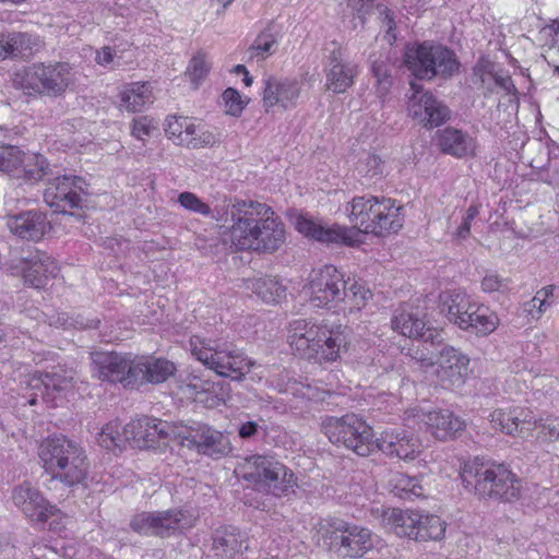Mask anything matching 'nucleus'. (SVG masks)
<instances>
[{"label": "nucleus", "mask_w": 559, "mask_h": 559, "mask_svg": "<svg viewBox=\"0 0 559 559\" xmlns=\"http://www.w3.org/2000/svg\"><path fill=\"white\" fill-rule=\"evenodd\" d=\"M533 415L531 411L514 408H498L490 413L489 421L495 429L512 437H523L525 430H531Z\"/></svg>", "instance_id": "28"}, {"label": "nucleus", "mask_w": 559, "mask_h": 559, "mask_svg": "<svg viewBox=\"0 0 559 559\" xmlns=\"http://www.w3.org/2000/svg\"><path fill=\"white\" fill-rule=\"evenodd\" d=\"M24 282L35 288L44 287L50 277L58 274L56 261L46 252L34 251L27 257H22L14 266Z\"/></svg>", "instance_id": "21"}, {"label": "nucleus", "mask_w": 559, "mask_h": 559, "mask_svg": "<svg viewBox=\"0 0 559 559\" xmlns=\"http://www.w3.org/2000/svg\"><path fill=\"white\" fill-rule=\"evenodd\" d=\"M469 358L460 349L444 346L433 369L439 383L444 388H460L468 374Z\"/></svg>", "instance_id": "20"}, {"label": "nucleus", "mask_w": 559, "mask_h": 559, "mask_svg": "<svg viewBox=\"0 0 559 559\" xmlns=\"http://www.w3.org/2000/svg\"><path fill=\"white\" fill-rule=\"evenodd\" d=\"M378 362L383 369V371L378 374L381 384H385L389 388H397L403 383L404 377L401 366H396L389 357L384 355H381L378 358Z\"/></svg>", "instance_id": "48"}, {"label": "nucleus", "mask_w": 559, "mask_h": 559, "mask_svg": "<svg viewBox=\"0 0 559 559\" xmlns=\"http://www.w3.org/2000/svg\"><path fill=\"white\" fill-rule=\"evenodd\" d=\"M156 532L159 536H166L177 530L190 526V520L180 510H169L155 513Z\"/></svg>", "instance_id": "41"}, {"label": "nucleus", "mask_w": 559, "mask_h": 559, "mask_svg": "<svg viewBox=\"0 0 559 559\" xmlns=\"http://www.w3.org/2000/svg\"><path fill=\"white\" fill-rule=\"evenodd\" d=\"M460 475L464 487L479 498L513 502L521 497V479L504 464L474 459L463 464Z\"/></svg>", "instance_id": "4"}, {"label": "nucleus", "mask_w": 559, "mask_h": 559, "mask_svg": "<svg viewBox=\"0 0 559 559\" xmlns=\"http://www.w3.org/2000/svg\"><path fill=\"white\" fill-rule=\"evenodd\" d=\"M211 70V62L204 52H197L187 67L185 75L189 79L194 88L207 76Z\"/></svg>", "instance_id": "46"}, {"label": "nucleus", "mask_w": 559, "mask_h": 559, "mask_svg": "<svg viewBox=\"0 0 559 559\" xmlns=\"http://www.w3.org/2000/svg\"><path fill=\"white\" fill-rule=\"evenodd\" d=\"M404 64L415 78L420 80L452 76L460 67L452 50L429 41L408 47L404 55Z\"/></svg>", "instance_id": "11"}, {"label": "nucleus", "mask_w": 559, "mask_h": 559, "mask_svg": "<svg viewBox=\"0 0 559 559\" xmlns=\"http://www.w3.org/2000/svg\"><path fill=\"white\" fill-rule=\"evenodd\" d=\"M552 305L551 300L543 299L542 297L535 295L528 302L527 309L528 314L532 319L538 320L542 318L543 313Z\"/></svg>", "instance_id": "62"}, {"label": "nucleus", "mask_w": 559, "mask_h": 559, "mask_svg": "<svg viewBox=\"0 0 559 559\" xmlns=\"http://www.w3.org/2000/svg\"><path fill=\"white\" fill-rule=\"evenodd\" d=\"M346 280L333 265H324L313 271L308 284L309 300L313 307H324L332 302H340Z\"/></svg>", "instance_id": "16"}, {"label": "nucleus", "mask_w": 559, "mask_h": 559, "mask_svg": "<svg viewBox=\"0 0 559 559\" xmlns=\"http://www.w3.org/2000/svg\"><path fill=\"white\" fill-rule=\"evenodd\" d=\"M288 342L300 356L320 364L337 360L347 343L342 324L328 321L309 323L304 320L290 324Z\"/></svg>", "instance_id": "3"}, {"label": "nucleus", "mask_w": 559, "mask_h": 559, "mask_svg": "<svg viewBox=\"0 0 559 559\" xmlns=\"http://www.w3.org/2000/svg\"><path fill=\"white\" fill-rule=\"evenodd\" d=\"M430 433L438 440L454 438L465 429V423L449 409H436L418 415Z\"/></svg>", "instance_id": "26"}, {"label": "nucleus", "mask_w": 559, "mask_h": 559, "mask_svg": "<svg viewBox=\"0 0 559 559\" xmlns=\"http://www.w3.org/2000/svg\"><path fill=\"white\" fill-rule=\"evenodd\" d=\"M214 383L210 380H202L198 376H188L185 384V390L190 394L197 396L200 393L210 392Z\"/></svg>", "instance_id": "60"}, {"label": "nucleus", "mask_w": 559, "mask_h": 559, "mask_svg": "<svg viewBox=\"0 0 559 559\" xmlns=\"http://www.w3.org/2000/svg\"><path fill=\"white\" fill-rule=\"evenodd\" d=\"M409 356L425 371L430 368H433L437 365V361L433 359L429 349L425 345H423L421 347L412 349L409 353Z\"/></svg>", "instance_id": "61"}, {"label": "nucleus", "mask_w": 559, "mask_h": 559, "mask_svg": "<svg viewBox=\"0 0 559 559\" xmlns=\"http://www.w3.org/2000/svg\"><path fill=\"white\" fill-rule=\"evenodd\" d=\"M222 99L227 115L239 117L248 104V99H245L240 93L233 88H226L222 94Z\"/></svg>", "instance_id": "51"}, {"label": "nucleus", "mask_w": 559, "mask_h": 559, "mask_svg": "<svg viewBox=\"0 0 559 559\" xmlns=\"http://www.w3.org/2000/svg\"><path fill=\"white\" fill-rule=\"evenodd\" d=\"M72 83V69L62 62H37L22 67L12 74L13 87L26 96L59 97Z\"/></svg>", "instance_id": "6"}, {"label": "nucleus", "mask_w": 559, "mask_h": 559, "mask_svg": "<svg viewBox=\"0 0 559 559\" xmlns=\"http://www.w3.org/2000/svg\"><path fill=\"white\" fill-rule=\"evenodd\" d=\"M412 95L407 102L408 116L425 128H436L449 118L448 107L421 85L411 82Z\"/></svg>", "instance_id": "17"}, {"label": "nucleus", "mask_w": 559, "mask_h": 559, "mask_svg": "<svg viewBox=\"0 0 559 559\" xmlns=\"http://www.w3.org/2000/svg\"><path fill=\"white\" fill-rule=\"evenodd\" d=\"M445 532V522L438 515L420 514L418 523V537L417 540L441 539Z\"/></svg>", "instance_id": "45"}, {"label": "nucleus", "mask_w": 559, "mask_h": 559, "mask_svg": "<svg viewBox=\"0 0 559 559\" xmlns=\"http://www.w3.org/2000/svg\"><path fill=\"white\" fill-rule=\"evenodd\" d=\"M175 441L209 456H224L231 451L230 442L225 435L202 423H193L190 426L176 424Z\"/></svg>", "instance_id": "13"}, {"label": "nucleus", "mask_w": 559, "mask_h": 559, "mask_svg": "<svg viewBox=\"0 0 559 559\" xmlns=\"http://www.w3.org/2000/svg\"><path fill=\"white\" fill-rule=\"evenodd\" d=\"M259 431V424L255 421H247L240 425L238 435L242 439H250Z\"/></svg>", "instance_id": "63"}, {"label": "nucleus", "mask_w": 559, "mask_h": 559, "mask_svg": "<svg viewBox=\"0 0 559 559\" xmlns=\"http://www.w3.org/2000/svg\"><path fill=\"white\" fill-rule=\"evenodd\" d=\"M24 156L25 155L17 146H0V170L16 176L24 162Z\"/></svg>", "instance_id": "47"}, {"label": "nucleus", "mask_w": 559, "mask_h": 559, "mask_svg": "<svg viewBox=\"0 0 559 559\" xmlns=\"http://www.w3.org/2000/svg\"><path fill=\"white\" fill-rule=\"evenodd\" d=\"M356 171L364 179V183L369 185L384 176L385 165L379 156L366 154L358 160Z\"/></svg>", "instance_id": "43"}, {"label": "nucleus", "mask_w": 559, "mask_h": 559, "mask_svg": "<svg viewBox=\"0 0 559 559\" xmlns=\"http://www.w3.org/2000/svg\"><path fill=\"white\" fill-rule=\"evenodd\" d=\"M238 471L258 490L275 497L288 495L297 485L293 471L272 456H248L239 464Z\"/></svg>", "instance_id": "9"}, {"label": "nucleus", "mask_w": 559, "mask_h": 559, "mask_svg": "<svg viewBox=\"0 0 559 559\" xmlns=\"http://www.w3.org/2000/svg\"><path fill=\"white\" fill-rule=\"evenodd\" d=\"M386 487L394 496L404 500H413L424 496L420 480L402 472L392 473Z\"/></svg>", "instance_id": "37"}, {"label": "nucleus", "mask_w": 559, "mask_h": 559, "mask_svg": "<svg viewBox=\"0 0 559 559\" xmlns=\"http://www.w3.org/2000/svg\"><path fill=\"white\" fill-rule=\"evenodd\" d=\"M228 241L236 251L272 253L285 242V227L265 203L234 199L226 206Z\"/></svg>", "instance_id": "2"}, {"label": "nucleus", "mask_w": 559, "mask_h": 559, "mask_svg": "<svg viewBox=\"0 0 559 559\" xmlns=\"http://www.w3.org/2000/svg\"><path fill=\"white\" fill-rule=\"evenodd\" d=\"M218 142L219 140L217 134L205 129L203 124L197 123L192 118H190L183 136L182 146L191 150H199L203 147H212Z\"/></svg>", "instance_id": "40"}, {"label": "nucleus", "mask_w": 559, "mask_h": 559, "mask_svg": "<svg viewBox=\"0 0 559 559\" xmlns=\"http://www.w3.org/2000/svg\"><path fill=\"white\" fill-rule=\"evenodd\" d=\"M189 117L183 116H169L166 119L165 132L167 136L176 144L183 145V136L187 131Z\"/></svg>", "instance_id": "50"}, {"label": "nucleus", "mask_w": 559, "mask_h": 559, "mask_svg": "<svg viewBox=\"0 0 559 559\" xmlns=\"http://www.w3.org/2000/svg\"><path fill=\"white\" fill-rule=\"evenodd\" d=\"M393 331L409 338H421L425 343L433 342L435 331L427 326L421 313L413 309H401L392 318Z\"/></svg>", "instance_id": "29"}, {"label": "nucleus", "mask_w": 559, "mask_h": 559, "mask_svg": "<svg viewBox=\"0 0 559 559\" xmlns=\"http://www.w3.org/2000/svg\"><path fill=\"white\" fill-rule=\"evenodd\" d=\"M532 425L537 432V440L543 442L559 441V421L557 418L547 417L539 419H532Z\"/></svg>", "instance_id": "49"}, {"label": "nucleus", "mask_w": 559, "mask_h": 559, "mask_svg": "<svg viewBox=\"0 0 559 559\" xmlns=\"http://www.w3.org/2000/svg\"><path fill=\"white\" fill-rule=\"evenodd\" d=\"M176 366L170 360L153 356H135L134 383H162L171 377Z\"/></svg>", "instance_id": "27"}, {"label": "nucleus", "mask_w": 559, "mask_h": 559, "mask_svg": "<svg viewBox=\"0 0 559 559\" xmlns=\"http://www.w3.org/2000/svg\"><path fill=\"white\" fill-rule=\"evenodd\" d=\"M120 107L130 112H138L154 100L151 85L145 82L126 84L119 94Z\"/></svg>", "instance_id": "35"}, {"label": "nucleus", "mask_w": 559, "mask_h": 559, "mask_svg": "<svg viewBox=\"0 0 559 559\" xmlns=\"http://www.w3.org/2000/svg\"><path fill=\"white\" fill-rule=\"evenodd\" d=\"M7 225L12 234L21 239L39 240L49 225L43 213L36 211L23 212L8 218Z\"/></svg>", "instance_id": "30"}, {"label": "nucleus", "mask_w": 559, "mask_h": 559, "mask_svg": "<svg viewBox=\"0 0 559 559\" xmlns=\"http://www.w3.org/2000/svg\"><path fill=\"white\" fill-rule=\"evenodd\" d=\"M247 548L243 536L234 527L217 530L214 535L213 552L215 559H238L242 550Z\"/></svg>", "instance_id": "33"}, {"label": "nucleus", "mask_w": 559, "mask_h": 559, "mask_svg": "<svg viewBox=\"0 0 559 559\" xmlns=\"http://www.w3.org/2000/svg\"><path fill=\"white\" fill-rule=\"evenodd\" d=\"M439 145L444 153L456 157L466 156L474 153V141L462 131L447 128L439 133Z\"/></svg>", "instance_id": "36"}, {"label": "nucleus", "mask_w": 559, "mask_h": 559, "mask_svg": "<svg viewBox=\"0 0 559 559\" xmlns=\"http://www.w3.org/2000/svg\"><path fill=\"white\" fill-rule=\"evenodd\" d=\"M129 442L140 449H150L167 444L176 437V424L156 418L143 417L131 420L124 426Z\"/></svg>", "instance_id": "14"}, {"label": "nucleus", "mask_w": 559, "mask_h": 559, "mask_svg": "<svg viewBox=\"0 0 559 559\" xmlns=\"http://www.w3.org/2000/svg\"><path fill=\"white\" fill-rule=\"evenodd\" d=\"M276 45V37L269 33L262 32L254 40L249 51L251 57L264 59L272 52L273 47Z\"/></svg>", "instance_id": "55"}, {"label": "nucleus", "mask_w": 559, "mask_h": 559, "mask_svg": "<svg viewBox=\"0 0 559 559\" xmlns=\"http://www.w3.org/2000/svg\"><path fill=\"white\" fill-rule=\"evenodd\" d=\"M372 72L377 81L376 92L379 97H384L392 85L391 75L388 66L384 62H373Z\"/></svg>", "instance_id": "54"}, {"label": "nucleus", "mask_w": 559, "mask_h": 559, "mask_svg": "<svg viewBox=\"0 0 559 559\" xmlns=\"http://www.w3.org/2000/svg\"><path fill=\"white\" fill-rule=\"evenodd\" d=\"M84 180L76 176H62L51 179L44 191L46 204L58 212L79 207L82 201Z\"/></svg>", "instance_id": "19"}, {"label": "nucleus", "mask_w": 559, "mask_h": 559, "mask_svg": "<svg viewBox=\"0 0 559 559\" xmlns=\"http://www.w3.org/2000/svg\"><path fill=\"white\" fill-rule=\"evenodd\" d=\"M135 356L119 353L93 354V372L100 380L134 384L133 366Z\"/></svg>", "instance_id": "18"}, {"label": "nucleus", "mask_w": 559, "mask_h": 559, "mask_svg": "<svg viewBox=\"0 0 559 559\" xmlns=\"http://www.w3.org/2000/svg\"><path fill=\"white\" fill-rule=\"evenodd\" d=\"M47 168L48 163L43 155H25L16 177L24 178L26 181H38L46 175Z\"/></svg>", "instance_id": "44"}, {"label": "nucleus", "mask_w": 559, "mask_h": 559, "mask_svg": "<svg viewBox=\"0 0 559 559\" xmlns=\"http://www.w3.org/2000/svg\"><path fill=\"white\" fill-rule=\"evenodd\" d=\"M330 547L343 558L358 559L376 549L390 555L386 544L370 530L346 522H337L331 531Z\"/></svg>", "instance_id": "12"}, {"label": "nucleus", "mask_w": 559, "mask_h": 559, "mask_svg": "<svg viewBox=\"0 0 559 559\" xmlns=\"http://www.w3.org/2000/svg\"><path fill=\"white\" fill-rule=\"evenodd\" d=\"M38 456L52 479L67 486L79 485L86 478L88 463L85 451L63 435L45 439L39 445Z\"/></svg>", "instance_id": "5"}, {"label": "nucleus", "mask_w": 559, "mask_h": 559, "mask_svg": "<svg viewBox=\"0 0 559 559\" xmlns=\"http://www.w3.org/2000/svg\"><path fill=\"white\" fill-rule=\"evenodd\" d=\"M440 311L460 329L486 336L499 325V318L488 307L473 304L462 292H444L440 295Z\"/></svg>", "instance_id": "8"}, {"label": "nucleus", "mask_w": 559, "mask_h": 559, "mask_svg": "<svg viewBox=\"0 0 559 559\" xmlns=\"http://www.w3.org/2000/svg\"><path fill=\"white\" fill-rule=\"evenodd\" d=\"M73 377L63 370L34 374L29 385L38 391L44 401L52 403L58 395L70 389Z\"/></svg>", "instance_id": "31"}, {"label": "nucleus", "mask_w": 559, "mask_h": 559, "mask_svg": "<svg viewBox=\"0 0 559 559\" xmlns=\"http://www.w3.org/2000/svg\"><path fill=\"white\" fill-rule=\"evenodd\" d=\"M40 46L39 37L22 32L0 34V60L28 57Z\"/></svg>", "instance_id": "32"}, {"label": "nucleus", "mask_w": 559, "mask_h": 559, "mask_svg": "<svg viewBox=\"0 0 559 559\" xmlns=\"http://www.w3.org/2000/svg\"><path fill=\"white\" fill-rule=\"evenodd\" d=\"M156 130V126L146 116L134 119L132 135L138 140L145 141Z\"/></svg>", "instance_id": "59"}, {"label": "nucleus", "mask_w": 559, "mask_h": 559, "mask_svg": "<svg viewBox=\"0 0 559 559\" xmlns=\"http://www.w3.org/2000/svg\"><path fill=\"white\" fill-rule=\"evenodd\" d=\"M321 430L332 443L342 445L359 456H368L377 448L372 427L355 414L325 417L322 419Z\"/></svg>", "instance_id": "10"}, {"label": "nucleus", "mask_w": 559, "mask_h": 559, "mask_svg": "<svg viewBox=\"0 0 559 559\" xmlns=\"http://www.w3.org/2000/svg\"><path fill=\"white\" fill-rule=\"evenodd\" d=\"M376 0H347V7L353 11V13L364 24L367 15L374 8L379 14V19L383 26L386 27V34L384 36L385 40L389 44H393L396 39L395 34L393 33L395 24L392 16L391 11L382 3H376Z\"/></svg>", "instance_id": "34"}, {"label": "nucleus", "mask_w": 559, "mask_h": 559, "mask_svg": "<svg viewBox=\"0 0 559 559\" xmlns=\"http://www.w3.org/2000/svg\"><path fill=\"white\" fill-rule=\"evenodd\" d=\"M510 287V281L497 273H488L481 281V289L485 293H504Z\"/></svg>", "instance_id": "56"}, {"label": "nucleus", "mask_w": 559, "mask_h": 559, "mask_svg": "<svg viewBox=\"0 0 559 559\" xmlns=\"http://www.w3.org/2000/svg\"><path fill=\"white\" fill-rule=\"evenodd\" d=\"M179 204L187 211L203 215L211 216L212 211L209 204L203 202L197 194L192 192H181L178 195Z\"/></svg>", "instance_id": "52"}, {"label": "nucleus", "mask_w": 559, "mask_h": 559, "mask_svg": "<svg viewBox=\"0 0 559 559\" xmlns=\"http://www.w3.org/2000/svg\"><path fill=\"white\" fill-rule=\"evenodd\" d=\"M155 521V513L142 512L132 518L130 526L139 534L157 535Z\"/></svg>", "instance_id": "53"}, {"label": "nucleus", "mask_w": 559, "mask_h": 559, "mask_svg": "<svg viewBox=\"0 0 559 559\" xmlns=\"http://www.w3.org/2000/svg\"><path fill=\"white\" fill-rule=\"evenodd\" d=\"M285 392L301 400H313L317 397V390L314 388L298 381L288 382Z\"/></svg>", "instance_id": "57"}, {"label": "nucleus", "mask_w": 559, "mask_h": 559, "mask_svg": "<svg viewBox=\"0 0 559 559\" xmlns=\"http://www.w3.org/2000/svg\"><path fill=\"white\" fill-rule=\"evenodd\" d=\"M98 444L107 450L121 449L129 438L126 436L124 426L118 420H111L103 426L97 435Z\"/></svg>", "instance_id": "42"}, {"label": "nucleus", "mask_w": 559, "mask_h": 559, "mask_svg": "<svg viewBox=\"0 0 559 559\" xmlns=\"http://www.w3.org/2000/svg\"><path fill=\"white\" fill-rule=\"evenodd\" d=\"M192 356L217 376L235 381L243 380L254 361L231 345L217 344L200 336L190 338Z\"/></svg>", "instance_id": "7"}, {"label": "nucleus", "mask_w": 559, "mask_h": 559, "mask_svg": "<svg viewBox=\"0 0 559 559\" xmlns=\"http://www.w3.org/2000/svg\"><path fill=\"white\" fill-rule=\"evenodd\" d=\"M246 288L266 304H276L285 296V287L276 278L270 276L247 280Z\"/></svg>", "instance_id": "38"}, {"label": "nucleus", "mask_w": 559, "mask_h": 559, "mask_svg": "<svg viewBox=\"0 0 559 559\" xmlns=\"http://www.w3.org/2000/svg\"><path fill=\"white\" fill-rule=\"evenodd\" d=\"M371 297V292L362 283L348 278L340 301L344 304L342 308L344 311L356 313L366 306Z\"/></svg>", "instance_id": "39"}, {"label": "nucleus", "mask_w": 559, "mask_h": 559, "mask_svg": "<svg viewBox=\"0 0 559 559\" xmlns=\"http://www.w3.org/2000/svg\"><path fill=\"white\" fill-rule=\"evenodd\" d=\"M357 75V68L349 62L341 48H335L329 58L326 69V88L334 93H344Z\"/></svg>", "instance_id": "25"}, {"label": "nucleus", "mask_w": 559, "mask_h": 559, "mask_svg": "<svg viewBox=\"0 0 559 559\" xmlns=\"http://www.w3.org/2000/svg\"><path fill=\"white\" fill-rule=\"evenodd\" d=\"M301 90L302 83L296 79L267 76L263 80L262 107L267 114L294 109Z\"/></svg>", "instance_id": "15"}, {"label": "nucleus", "mask_w": 559, "mask_h": 559, "mask_svg": "<svg viewBox=\"0 0 559 559\" xmlns=\"http://www.w3.org/2000/svg\"><path fill=\"white\" fill-rule=\"evenodd\" d=\"M480 206L478 204H471L463 216L461 225L455 231V237L459 239H466L471 233V224L479 214Z\"/></svg>", "instance_id": "58"}, {"label": "nucleus", "mask_w": 559, "mask_h": 559, "mask_svg": "<svg viewBox=\"0 0 559 559\" xmlns=\"http://www.w3.org/2000/svg\"><path fill=\"white\" fill-rule=\"evenodd\" d=\"M12 500L32 521L46 522L50 515H55L57 512V509L50 506L41 493L27 483L14 488Z\"/></svg>", "instance_id": "24"}, {"label": "nucleus", "mask_w": 559, "mask_h": 559, "mask_svg": "<svg viewBox=\"0 0 559 559\" xmlns=\"http://www.w3.org/2000/svg\"><path fill=\"white\" fill-rule=\"evenodd\" d=\"M371 512L384 528L395 535L413 539L418 537V523L420 521L418 512L384 507L373 508Z\"/></svg>", "instance_id": "23"}, {"label": "nucleus", "mask_w": 559, "mask_h": 559, "mask_svg": "<svg viewBox=\"0 0 559 559\" xmlns=\"http://www.w3.org/2000/svg\"><path fill=\"white\" fill-rule=\"evenodd\" d=\"M352 227L334 224L324 226L320 222L298 216L296 229L304 236L326 245L357 246L361 234L388 237L399 233L404 225L403 206L395 200L374 195L355 197L346 207Z\"/></svg>", "instance_id": "1"}, {"label": "nucleus", "mask_w": 559, "mask_h": 559, "mask_svg": "<svg viewBox=\"0 0 559 559\" xmlns=\"http://www.w3.org/2000/svg\"><path fill=\"white\" fill-rule=\"evenodd\" d=\"M420 441L405 430H384L377 438V448L391 457L414 460L420 452Z\"/></svg>", "instance_id": "22"}, {"label": "nucleus", "mask_w": 559, "mask_h": 559, "mask_svg": "<svg viewBox=\"0 0 559 559\" xmlns=\"http://www.w3.org/2000/svg\"><path fill=\"white\" fill-rule=\"evenodd\" d=\"M492 78H493L496 84L499 85L501 88H503L508 93L515 94V92H516L515 86L512 82V79L509 75H502V74L495 73V74H492Z\"/></svg>", "instance_id": "64"}]
</instances>
